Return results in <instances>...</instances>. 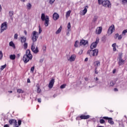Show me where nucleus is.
Segmentation results:
<instances>
[{"instance_id": "obj_1", "label": "nucleus", "mask_w": 127, "mask_h": 127, "mask_svg": "<svg viewBox=\"0 0 127 127\" xmlns=\"http://www.w3.org/2000/svg\"><path fill=\"white\" fill-rule=\"evenodd\" d=\"M32 54H31V52L30 50L28 49L26 51V54L24 55L23 57V61L24 63L26 64V63H28L30 60H32Z\"/></svg>"}, {"instance_id": "obj_41", "label": "nucleus", "mask_w": 127, "mask_h": 127, "mask_svg": "<svg viewBox=\"0 0 127 127\" xmlns=\"http://www.w3.org/2000/svg\"><path fill=\"white\" fill-rule=\"evenodd\" d=\"M115 39H117V38H119V34H116L114 36Z\"/></svg>"}, {"instance_id": "obj_14", "label": "nucleus", "mask_w": 127, "mask_h": 127, "mask_svg": "<svg viewBox=\"0 0 127 127\" xmlns=\"http://www.w3.org/2000/svg\"><path fill=\"white\" fill-rule=\"evenodd\" d=\"M87 8H89V6H85L84 9L81 12H80V14L81 15H85V14L87 13Z\"/></svg>"}, {"instance_id": "obj_28", "label": "nucleus", "mask_w": 127, "mask_h": 127, "mask_svg": "<svg viewBox=\"0 0 127 127\" xmlns=\"http://www.w3.org/2000/svg\"><path fill=\"white\" fill-rule=\"evenodd\" d=\"M23 46H24V49H25V50L27 49V47L28 46V44L26 42L24 43Z\"/></svg>"}, {"instance_id": "obj_56", "label": "nucleus", "mask_w": 127, "mask_h": 127, "mask_svg": "<svg viewBox=\"0 0 127 127\" xmlns=\"http://www.w3.org/2000/svg\"><path fill=\"white\" fill-rule=\"evenodd\" d=\"M27 83H30V79L29 78L27 79Z\"/></svg>"}, {"instance_id": "obj_62", "label": "nucleus", "mask_w": 127, "mask_h": 127, "mask_svg": "<svg viewBox=\"0 0 127 127\" xmlns=\"http://www.w3.org/2000/svg\"><path fill=\"white\" fill-rule=\"evenodd\" d=\"M8 93H12V91H8Z\"/></svg>"}, {"instance_id": "obj_8", "label": "nucleus", "mask_w": 127, "mask_h": 127, "mask_svg": "<svg viewBox=\"0 0 127 127\" xmlns=\"http://www.w3.org/2000/svg\"><path fill=\"white\" fill-rule=\"evenodd\" d=\"M8 123L10 125H14V127H18L17 121L15 119H10L8 121Z\"/></svg>"}, {"instance_id": "obj_29", "label": "nucleus", "mask_w": 127, "mask_h": 127, "mask_svg": "<svg viewBox=\"0 0 127 127\" xmlns=\"http://www.w3.org/2000/svg\"><path fill=\"white\" fill-rule=\"evenodd\" d=\"M79 46V41H76L75 43H74V47H78Z\"/></svg>"}, {"instance_id": "obj_44", "label": "nucleus", "mask_w": 127, "mask_h": 127, "mask_svg": "<svg viewBox=\"0 0 127 127\" xmlns=\"http://www.w3.org/2000/svg\"><path fill=\"white\" fill-rule=\"evenodd\" d=\"M41 92V89H40V88L38 87L37 92L38 94H39V93H40Z\"/></svg>"}, {"instance_id": "obj_37", "label": "nucleus", "mask_w": 127, "mask_h": 127, "mask_svg": "<svg viewBox=\"0 0 127 127\" xmlns=\"http://www.w3.org/2000/svg\"><path fill=\"white\" fill-rule=\"evenodd\" d=\"M65 87H66V84H64L61 86L60 88L61 89H64L65 88Z\"/></svg>"}, {"instance_id": "obj_17", "label": "nucleus", "mask_w": 127, "mask_h": 127, "mask_svg": "<svg viewBox=\"0 0 127 127\" xmlns=\"http://www.w3.org/2000/svg\"><path fill=\"white\" fill-rule=\"evenodd\" d=\"M76 59V55H72L71 57L68 59V61H70V62H73Z\"/></svg>"}, {"instance_id": "obj_34", "label": "nucleus", "mask_w": 127, "mask_h": 127, "mask_svg": "<svg viewBox=\"0 0 127 127\" xmlns=\"http://www.w3.org/2000/svg\"><path fill=\"white\" fill-rule=\"evenodd\" d=\"M126 33H127V29L123 30V31L122 32L123 35H126Z\"/></svg>"}, {"instance_id": "obj_21", "label": "nucleus", "mask_w": 127, "mask_h": 127, "mask_svg": "<svg viewBox=\"0 0 127 127\" xmlns=\"http://www.w3.org/2000/svg\"><path fill=\"white\" fill-rule=\"evenodd\" d=\"M93 56L96 57V56H98V54H99V50L96 49L94 50H93Z\"/></svg>"}, {"instance_id": "obj_53", "label": "nucleus", "mask_w": 127, "mask_h": 127, "mask_svg": "<svg viewBox=\"0 0 127 127\" xmlns=\"http://www.w3.org/2000/svg\"><path fill=\"white\" fill-rule=\"evenodd\" d=\"M88 60H89V59L88 58H85V59L84 60L85 62H87L88 61Z\"/></svg>"}, {"instance_id": "obj_61", "label": "nucleus", "mask_w": 127, "mask_h": 127, "mask_svg": "<svg viewBox=\"0 0 127 127\" xmlns=\"http://www.w3.org/2000/svg\"><path fill=\"white\" fill-rule=\"evenodd\" d=\"M17 57L18 58H19V57H20V55H19V54H17Z\"/></svg>"}, {"instance_id": "obj_6", "label": "nucleus", "mask_w": 127, "mask_h": 127, "mask_svg": "<svg viewBox=\"0 0 127 127\" xmlns=\"http://www.w3.org/2000/svg\"><path fill=\"white\" fill-rule=\"evenodd\" d=\"M31 49L32 52L35 53V54H37V53L39 52V50H38V48L36 47V48H35V46H34V43H33L32 44Z\"/></svg>"}, {"instance_id": "obj_36", "label": "nucleus", "mask_w": 127, "mask_h": 127, "mask_svg": "<svg viewBox=\"0 0 127 127\" xmlns=\"http://www.w3.org/2000/svg\"><path fill=\"white\" fill-rule=\"evenodd\" d=\"M42 32V28H41V27L40 26H39V33L40 34Z\"/></svg>"}, {"instance_id": "obj_33", "label": "nucleus", "mask_w": 127, "mask_h": 127, "mask_svg": "<svg viewBox=\"0 0 127 127\" xmlns=\"http://www.w3.org/2000/svg\"><path fill=\"white\" fill-rule=\"evenodd\" d=\"M9 16H10V17H12V16L13 15V11H10L9 12Z\"/></svg>"}, {"instance_id": "obj_25", "label": "nucleus", "mask_w": 127, "mask_h": 127, "mask_svg": "<svg viewBox=\"0 0 127 127\" xmlns=\"http://www.w3.org/2000/svg\"><path fill=\"white\" fill-rule=\"evenodd\" d=\"M9 58L11 60H14L15 59V55H10Z\"/></svg>"}, {"instance_id": "obj_45", "label": "nucleus", "mask_w": 127, "mask_h": 127, "mask_svg": "<svg viewBox=\"0 0 127 127\" xmlns=\"http://www.w3.org/2000/svg\"><path fill=\"white\" fill-rule=\"evenodd\" d=\"M100 123L101 124H105V120L104 119H100Z\"/></svg>"}, {"instance_id": "obj_52", "label": "nucleus", "mask_w": 127, "mask_h": 127, "mask_svg": "<svg viewBox=\"0 0 127 127\" xmlns=\"http://www.w3.org/2000/svg\"><path fill=\"white\" fill-rule=\"evenodd\" d=\"M9 127V125H7V124H6V125H4V127Z\"/></svg>"}, {"instance_id": "obj_57", "label": "nucleus", "mask_w": 127, "mask_h": 127, "mask_svg": "<svg viewBox=\"0 0 127 127\" xmlns=\"http://www.w3.org/2000/svg\"><path fill=\"white\" fill-rule=\"evenodd\" d=\"M113 74H115V73H116V69H114L113 70Z\"/></svg>"}, {"instance_id": "obj_13", "label": "nucleus", "mask_w": 127, "mask_h": 127, "mask_svg": "<svg viewBox=\"0 0 127 127\" xmlns=\"http://www.w3.org/2000/svg\"><path fill=\"white\" fill-rule=\"evenodd\" d=\"M79 118L80 120H88V119H90V115H85L84 114H82Z\"/></svg>"}, {"instance_id": "obj_47", "label": "nucleus", "mask_w": 127, "mask_h": 127, "mask_svg": "<svg viewBox=\"0 0 127 127\" xmlns=\"http://www.w3.org/2000/svg\"><path fill=\"white\" fill-rule=\"evenodd\" d=\"M18 36V35L17 34H15L14 38V39H17V37Z\"/></svg>"}, {"instance_id": "obj_38", "label": "nucleus", "mask_w": 127, "mask_h": 127, "mask_svg": "<svg viewBox=\"0 0 127 127\" xmlns=\"http://www.w3.org/2000/svg\"><path fill=\"white\" fill-rule=\"evenodd\" d=\"M121 0L123 4H125L126 3H127V0Z\"/></svg>"}, {"instance_id": "obj_58", "label": "nucleus", "mask_w": 127, "mask_h": 127, "mask_svg": "<svg viewBox=\"0 0 127 127\" xmlns=\"http://www.w3.org/2000/svg\"><path fill=\"white\" fill-rule=\"evenodd\" d=\"M84 79L85 80V81H88V78L87 77H85Z\"/></svg>"}, {"instance_id": "obj_16", "label": "nucleus", "mask_w": 127, "mask_h": 127, "mask_svg": "<svg viewBox=\"0 0 127 127\" xmlns=\"http://www.w3.org/2000/svg\"><path fill=\"white\" fill-rule=\"evenodd\" d=\"M86 44H88V41H86L84 40H81L79 42V45L80 46H82V45H86Z\"/></svg>"}, {"instance_id": "obj_63", "label": "nucleus", "mask_w": 127, "mask_h": 127, "mask_svg": "<svg viewBox=\"0 0 127 127\" xmlns=\"http://www.w3.org/2000/svg\"><path fill=\"white\" fill-rule=\"evenodd\" d=\"M110 112H111V113H112L113 111H111Z\"/></svg>"}, {"instance_id": "obj_32", "label": "nucleus", "mask_w": 127, "mask_h": 127, "mask_svg": "<svg viewBox=\"0 0 127 127\" xmlns=\"http://www.w3.org/2000/svg\"><path fill=\"white\" fill-rule=\"evenodd\" d=\"M31 4H30V3H29L27 5V7L28 8V9H30L31 8Z\"/></svg>"}, {"instance_id": "obj_39", "label": "nucleus", "mask_w": 127, "mask_h": 127, "mask_svg": "<svg viewBox=\"0 0 127 127\" xmlns=\"http://www.w3.org/2000/svg\"><path fill=\"white\" fill-rule=\"evenodd\" d=\"M98 4L101 5L103 4V0H98Z\"/></svg>"}, {"instance_id": "obj_19", "label": "nucleus", "mask_w": 127, "mask_h": 127, "mask_svg": "<svg viewBox=\"0 0 127 127\" xmlns=\"http://www.w3.org/2000/svg\"><path fill=\"white\" fill-rule=\"evenodd\" d=\"M102 27H99L97 28L96 30V34H101V33H102Z\"/></svg>"}, {"instance_id": "obj_12", "label": "nucleus", "mask_w": 127, "mask_h": 127, "mask_svg": "<svg viewBox=\"0 0 127 127\" xmlns=\"http://www.w3.org/2000/svg\"><path fill=\"white\" fill-rule=\"evenodd\" d=\"M55 83V79H52L49 82L48 87L49 89H52L53 88V86H54V83Z\"/></svg>"}, {"instance_id": "obj_35", "label": "nucleus", "mask_w": 127, "mask_h": 127, "mask_svg": "<svg viewBox=\"0 0 127 127\" xmlns=\"http://www.w3.org/2000/svg\"><path fill=\"white\" fill-rule=\"evenodd\" d=\"M115 86V83L113 81H111L110 82V87H114Z\"/></svg>"}, {"instance_id": "obj_18", "label": "nucleus", "mask_w": 127, "mask_h": 127, "mask_svg": "<svg viewBox=\"0 0 127 127\" xmlns=\"http://www.w3.org/2000/svg\"><path fill=\"white\" fill-rule=\"evenodd\" d=\"M93 64H94V66H95V68H98V67H99V66H100L101 63L100 62V61H96L93 63Z\"/></svg>"}, {"instance_id": "obj_48", "label": "nucleus", "mask_w": 127, "mask_h": 127, "mask_svg": "<svg viewBox=\"0 0 127 127\" xmlns=\"http://www.w3.org/2000/svg\"><path fill=\"white\" fill-rule=\"evenodd\" d=\"M54 1H55V0H50V4H52L53 3H54Z\"/></svg>"}, {"instance_id": "obj_43", "label": "nucleus", "mask_w": 127, "mask_h": 127, "mask_svg": "<svg viewBox=\"0 0 127 127\" xmlns=\"http://www.w3.org/2000/svg\"><path fill=\"white\" fill-rule=\"evenodd\" d=\"M123 38V35H119L118 40H121Z\"/></svg>"}, {"instance_id": "obj_4", "label": "nucleus", "mask_w": 127, "mask_h": 127, "mask_svg": "<svg viewBox=\"0 0 127 127\" xmlns=\"http://www.w3.org/2000/svg\"><path fill=\"white\" fill-rule=\"evenodd\" d=\"M102 5H103V6H104V7H112V3H111V1H110V0H103L102 1Z\"/></svg>"}, {"instance_id": "obj_10", "label": "nucleus", "mask_w": 127, "mask_h": 127, "mask_svg": "<svg viewBox=\"0 0 127 127\" xmlns=\"http://www.w3.org/2000/svg\"><path fill=\"white\" fill-rule=\"evenodd\" d=\"M99 38H97L96 41L91 44L90 46L91 49H94V48H96L97 47V45H98V43H99Z\"/></svg>"}, {"instance_id": "obj_3", "label": "nucleus", "mask_w": 127, "mask_h": 127, "mask_svg": "<svg viewBox=\"0 0 127 127\" xmlns=\"http://www.w3.org/2000/svg\"><path fill=\"white\" fill-rule=\"evenodd\" d=\"M38 32L35 31H33L32 34V40L33 42H35L37 41V39H38Z\"/></svg>"}, {"instance_id": "obj_49", "label": "nucleus", "mask_w": 127, "mask_h": 127, "mask_svg": "<svg viewBox=\"0 0 127 127\" xmlns=\"http://www.w3.org/2000/svg\"><path fill=\"white\" fill-rule=\"evenodd\" d=\"M97 69H98V68L95 67V74H98L99 73V72H98V70H97Z\"/></svg>"}, {"instance_id": "obj_23", "label": "nucleus", "mask_w": 127, "mask_h": 127, "mask_svg": "<svg viewBox=\"0 0 127 127\" xmlns=\"http://www.w3.org/2000/svg\"><path fill=\"white\" fill-rule=\"evenodd\" d=\"M61 30H62V26H61L58 30L56 32V34H59V33L61 32Z\"/></svg>"}, {"instance_id": "obj_26", "label": "nucleus", "mask_w": 127, "mask_h": 127, "mask_svg": "<svg viewBox=\"0 0 127 127\" xmlns=\"http://www.w3.org/2000/svg\"><path fill=\"white\" fill-rule=\"evenodd\" d=\"M9 46L13 47V48H15V45H14V43H13V42L12 41H11L9 42Z\"/></svg>"}, {"instance_id": "obj_31", "label": "nucleus", "mask_w": 127, "mask_h": 127, "mask_svg": "<svg viewBox=\"0 0 127 127\" xmlns=\"http://www.w3.org/2000/svg\"><path fill=\"white\" fill-rule=\"evenodd\" d=\"M5 67H6V64H5L3 65H1L0 68L1 71H2V70L5 68Z\"/></svg>"}, {"instance_id": "obj_15", "label": "nucleus", "mask_w": 127, "mask_h": 127, "mask_svg": "<svg viewBox=\"0 0 127 127\" xmlns=\"http://www.w3.org/2000/svg\"><path fill=\"white\" fill-rule=\"evenodd\" d=\"M53 18L54 20H57L58 19H59V14L56 12H55L53 15Z\"/></svg>"}, {"instance_id": "obj_5", "label": "nucleus", "mask_w": 127, "mask_h": 127, "mask_svg": "<svg viewBox=\"0 0 127 127\" xmlns=\"http://www.w3.org/2000/svg\"><path fill=\"white\" fill-rule=\"evenodd\" d=\"M123 55L122 54H119V62L118 64L119 66H122V65H124L125 64V60H123Z\"/></svg>"}, {"instance_id": "obj_9", "label": "nucleus", "mask_w": 127, "mask_h": 127, "mask_svg": "<svg viewBox=\"0 0 127 127\" xmlns=\"http://www.w3.org/2000/svg\"><path fill=\"white\" fill-rule=\"evenodd\" d=\"M7 29V23L6 22H4L1 25V32L4 31V30H6Z\"/></svg>"}, {"instance_id": "obj_20", "label": "nucleus", "mask_w": 127, "mask_h": 127, "mask_svg": "<svg viewBox=\"0 0 127 127\" xmlns=\"http://www.w3.org/2000/svg\"><path fill=\"white\" fill-rule=\"evenodd\" d=\"M87 54H88L90 57H94L93 50H89L87 51Z\"/></svg>"}, {"instance_id": "obj_59", "label": "nucleus", "mask_w": 127, "mask_h": 127, "mask_svg": "<svg viewBox=\"0 0 127 127\" xmlns=\"http://www.w3.org/2000/svg\"><path fill=\"white\" fill-rule=\"evenodd\" d=\"M95 81H98V80H99V79L98 78V77H96V78H94Z\"/></svg>"}, {"instance_id": "obj_22", "label": "nucleus", "mask_w": 127, "mask_h": 127, "mask_svg": "<svg viewBox=\"0 0 127 127\" xmlns=\"http://www.w3.org/2000/svg\"><path fill=\"white\" fill-rule=\"evenodd\" d=\"M21 43H25L26 42V37L23 36L20 38Z\"/></svg>"}, {"instance_id": "obj_40", "label": "nucleus", "mask_w": 127, "mask_h": 127, "mask_svg": "<svg viewBox=\"0 0 127 127\" xmlns=\"http://www.w3.org/2000/svg\"><path fill=\"white\" fill-rule=\"evenodd\" d=\"M70 28H71V23H70V22H69L67 24V29L69 30H70Z\"/></svg>"}, {"instance_id": "obj_30", "label": "nucleus", "mask_w": 127, "mask_h": 127, "mask_svg": "<svg viewBox=\"0 0 127 127\" xmlns=\"http://www.w3.org/2000/svg\"><path fill=\"white\" fill-rule=\"evenodd\" d=\"M17 93H19V94H20L21 93H24V91H23L22 89H18L17 90Z\"/></svg>"}, {"instance_id": "obj_11", "label": "nucleus", "mask_w": 127, "mask_h": 127, "mask_svg": "<svg viewBox=\"0 0 127 127\" xmlns=\"http://www.w3.org/2000/svg\"><path fill=\"white\" fill-rule=\"evenodd\" d=\"M103 119L104 120H108L109 124H110V125H114L115 124V122H114V121H113V118H109L108 117H103Z\"/></svg>"}, {"instance_id": "obj_46", "label": "nucleus", "mask_w": 127, "mask_h": 127, "mask_svg": "<svg viewBox=\"0 0 127 127\" xmlns=\"http://www.w3.org/2000/svg\"><path fill=\"white\" fill-rule=\"evenodd\" d=\"M21 120H19L18 121V127H19V126H21Z\"/></svg>"}, {"instance_id": "obj_42", "label": "nucleus", "mask_w": 127, "mask_h": 127, "mask_svg": "<svg viewBox=\"0 0 127 127\" xmlns=\"http://www.w3.org/2000/svg\"><path fill=\"white\" fill-rule=\"evenodd\" d=\"M2 59V52L0 51V60Z\"/></svg>"}, {"instance_id": "obj_50", "label": "nucleus", "mask_w": 127, "mask_h": 127, "mask_svg": "<svg viewBox=\"0 0 127 127\" xmlns=\"http://www.w3.org/2000/svg\"><path fill=\"white\" fill-rule=\"evenodd\" d=\"M31 71L33 72L34 71V66H33L31 68Z\"/></svg>"}, {"instance_id": "obj_55", "label": "nucleus", "mask_w": 127, "mask_h": 127, "mask_svg": "<svg viewBox=\"0 0 127 127\" xmlns=\"http://www.w3.org/2000/svg\"><path fill=\"white\" fill-rule=\"evenodd\" d=\"M24 33L25 34V35H27V32L26 31V30L24 31Z\"/></svg>"}, {"instance_id": "obj_2", "label": "nucleus", "mask_w": 127, "mask_h": 127, "mask_svg": "<svg viewBox=\"0 0 127 127\" xmlns=\"http://www.w3.org/2000/svg\"><path fill=\"white\" fill-rule=\"evenodd\" d=\"M41 18L42 20V21H45V26H48L49 25V16L48 15H46L45 14L42 13L41 14Z\"/></svg>"}, {"instance_id": "obj_54", "label": "nucleus", "mask_w": 127, "mask_h": 127, "mask_svg": "<svg viewBox=\"0 0 127 127\" xmlns=\"http://www.w3.org/2000/svg\"><path fill=\"white\" fill-rule=\"evenodd\" d=\"M114 91H115V92H118V91H119V89H118V88H114Z\"/></svg>"}, {"instance_id": "obj_24", "label": "nucleus", "mask_w": 127, "mask_h": 127, "mask_svg": "<svg viewBox=\"0 0 127 127\" xmlns=\"http://www.w3.org/2000/svg\"><path fill=\"white\" fill-rule=\"evenodd\" d=\"M112 47H113V51H117V44L114 43L112 44Z\"/></svg>"}, {"instance_id": "obj_60", "label": "nucleus", "mask_w": 127, "mask_h": 127, "mask_svg": "<svg viewBox=\"0 0 127 127\" xmlns=\"http://www.w3.org/2000/svg\"><path fill=\"white\" fill-rule=\"evenodd\" d=\"M0 11H1V5L0 4Z\"/></svg>"}, {"instance_id": "obj_51", "label": "nucleus", "mask_w": 127, "mask_h": 127, "mask_svg": "<svg viewBox=\"0 0 127 127\" xmlns=\"http://www.w3.org/2000/svg\"><path fill=\"white\" fill-rule=\"evenodd\" d=\"M38 103H41V98H38Z\"/></svg>"}, {"instance_id": "obj_27", "label": "nucleus", "mask_w": 127, "mask_h": 127, "mask_svg": "<svg viewBox=\"0 0 127 127\" xmlns=\"http://www.w3.org/2000/svg\"><path fill=\"white\" fill-rule=\"evenodd\" d=\"M70 14H71V10L67 11L66 13V17H69Z\"/></svg>"}, {"instance_id": "obj_7", "label": "nucleus", "mask_w": 127, "mask_h": 127, "mask_svg": "<svg viewBox=\"0 0 127 127\" xmlns=\"http://www.w3.org/2000/svg\"><path fill=\"white\" fill-rule=\"evenodd\" d=\"M115 25L112 24L108 29L107 33L108 34H109V35H111V34H112L114 31H115Z\"/></svg>"}]
</instances>
